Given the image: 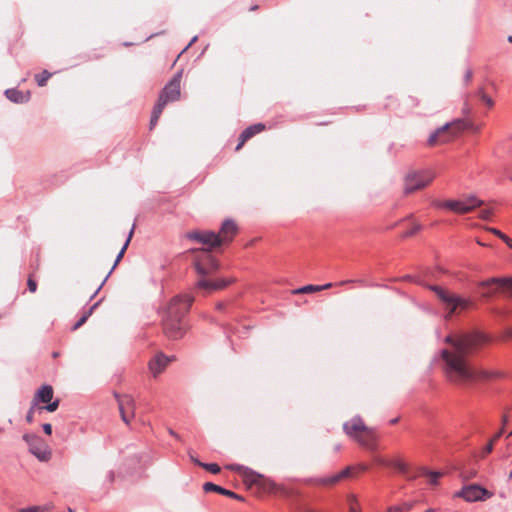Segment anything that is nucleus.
Wrapping results in <instances>:
<instances>
[{"mask_svg": "<svg viewBox=\"0 0 512 512\" xmlns=\"http://www.w3.org/2000/svg\"><path fill=\"white\" fill-rule=\"evenodd\" d=\"M485 337L479 333L448 335L445 342L452 349H443L442 358L445 362V372L450 381L464 385L492 377V373L474 367L467 356L480 344L485 342Z\"/></svg>", "mask_w": 512, "mask_h": 512, "instance_id": "1", "label": "nucleus"}, {"mask_svg": "<svg viewBox=\"0 0 512 512\" xmlns=\"http://www.w3.org/2000/svg\"><path fill=\"white\" fill-rule=\"evenodd\" d=\"M428 288L435 292L437 297L445 305L446 310H448L446 317H450L453 313H455L458 310H466L470 306V301L468 299L462 298L455 294H451L440 286L430 285L428 286Z\"/></svg>", "mask_w": 512, "mask_h": 512, "instance_id": "2", "label": "nucleus"}, {"mask_svg": "<svg viewBox=\"0 0 512 512\" xmlns=\"http://www.w3.org/2000/svg\"><path fill=\"white\" fill-rule=\"evenodd\" d=\"M245 489L250 493L261 497L266 493L290 495L282 482H243Z\"/></svg>", "mask_w": 512, "mask_h": 512, "instance_id": "3", "label": "nucleus"}, {"mask_svg": "<svg viewBox=\"0 0 512 512\" xmlns=\"http://www.w3.org/2000/svg\"><path fill=\"white\" fill-rule=\"evenodd\" d=\"M182 78V71L177 72L173 78L165 85L161 94L159 95L156 105L164 107L169 102L177 101L180 98V84Z\"/></svg>", "mask_w": 512, "mask_h": 512, "instance_id": "4", "label": "nucleus"}, {"mask_svg": "<svg viewBox=\"0 0 512 512\" xmlns=\"http://www.w3.org/2000/svg\"><path fill=\"white\" fill-rule=\"evenodd\" d=\"M23 440L29 447V451L40 461H48L51 458V450L48 444L38 435L26 433Z\"/></svg>", "mask_w": 512, "mask_h": 512, "instance_id": "5", "label": "nucleus"}, {"mask_svg": "<svg viewBox=\"0 0 512 512\" xmlns=\"http://www.w3.org/2000/svg\"><path fill=\"white\" fill-rule=\"evenodd\" d=\"M194 298L190 295L176 296L167 305L163 317L184 318Z\"/></svg>", "mask_w": 512, "mask_h": 512, "instance_id": "6", "label": "nucleus"}, {"mask_svg": "<svg viewBox=\"0 0 512 512\" xmlns=\"http://www.w3.org/2000/svg\"><path fill=\"white\" fill-rule=\"evenodd\" d=\"M434 178V174L430 171L410 173L405 178L404 192L406 194L413 193L427 186Z\"/></svg>", "mask_w": 512, "mask_h": 512, "instance_id": "7", "label": "nucleus"}, {"mask_svg": "<svg viewBox=\"0 0 512 512\" xmlns=\"http://www.w3.org/2000/svg\"><path fill=\"white\" fill-rule=\"evenodd\" d=\"M482 201L475 196H470L464 200H447L437 204L439 207L450 209L456 213L464 214L472 211L474 208L481 206Z\"/></svg>", "mask_w": 512, "mask_h": 512, "instance_id": "8", "label": "nucleus"}, {"mask_svg": "<svg viewBox=\"0 0 512 512\" xmlns=\"http://www.w3.org/2000/svg\"><path fill=\"white\" fill-rule=\"evenodd\" d=\"M163 329L168 338L176 340L184 336L186 324L183 318L163 317Z\"/></svg>", "mask_w": 512, "mask_h": 512, "instance_id": "9", "label": "nucleus"}, {"mask_svg": "<svg viewBox=\"0 0 512 512\" xmlns=\"http://www.w3.org/2000/svg\"><path fill=\"white\" fill-rule=\"evenodd\" d=\"M186 238L207 245L209 248H214L221 245V238L219 235L210 230L190 231L186 234Z\"/></svg>", "mask_w": 512, "mask_h": 512, "instance_id": "10", "label": "nucleus"}, {"mask_svg": "<svg viewBox=\"0 0 512 512\" xmlns=\"http://www.w3.org/2000/svg\"><path fill=\"white\" fill-rule=\"evenodd\" d=\"M457 496L463 497L468 502H474L489 498L491 493L478 484H472L464 487Z\"/></svg>", "mask_w": 512, "mask_h": 512, "instance_id": "11", "label": "nucleus"}, {"mask_svg": "<svg viewBox=\"0 0 512 512\" xmlns=\"http://www.w3.org/2000/svg\"><path fill=\"white\" fill-rule=\"evenodd\" d=\"M459 126V129H472L475 132L479 131V127L474 126L470 122H466L464 120L458 119L451 123H446L443 126L439 127L437 130H435L428 138V144L429 145H435L438 142V139L442 133L447 131L450 126Z\"/></svg>", "mask_w": 512, "mask_h": 512, "instance_id": "12", "label": "nucleus"}, {"mask_svg": "<svg viewBox=\"0 0 512 512\" xmlns=\"http://www.w3.org/2000/svg\"><path fill=\"white\" fill-rule=\"evenodd\" d=\"M196 271L199 275L205 276L215 272L219 269V262L209 254L205 255V259L198 261L195 264Z\"/></svg>", "mask_w": 512, "mask_h": 512, "instance_id": "13", "label": "nucleus"}, {"mask_svg": "<svg viewBox=\"0 0 512 512\" xmlns=\"http://www.w3.org/2000/svg\"><path fill=\"white\" fill-rule=\"evenodd\" d=\"M237 232V226L231 219H226L220 228V232L217 234L221 238V244L232 240L233 236Z\"/></svg>", "mask_w": 512, "mask_h": 512, "instance_id": "14", "label": "nucleus"}, {"mask_svg": "<svg viewBox=\"0 0 512 512\" xmlns=\"http://www.w3.org/2000/svg\"><path fill=\"white\" fill-rule=\"evenodd\" d=\"M343 429L346 432L347 435L356 437L357 432L361 431H368L370 432L371 429L366 427L360 417H354L351 419V421L345 423L343 425Z\"/></svg>", "mask_w": 512, "mask_h": 512, "instance_id": "15", "label": "nucleus"}, {"mask_svg": "<svg viewBox=\"0 0 512 512\" xmlns=\"http://www.w3.org/2000/svg\"><path fill=\"white\" fill-rule=\"evenodd\" d=\"M203 490L206 493L217 492V493L226 495L228 497L237 499L238 501H245V498L242 495L237 494L231 490L225 489L221 486H218V485L214 484L213 482H205L203 485Z\"/></svg>", "mask_w": 512, "mask_h": 512, "instance_id": "16", "label": "nucleus"}, {"mask_svg": "<svg viewBox=\"0 0 512 512\" xmlns=\"http://www.w3.org/2000/svg\"><path fill=\"white\" fill-rule=\"evenodd\" d=\"M169 358L166 357L163 354L156 355L150 362H149V369L154 377L158 376L168 365Z\"/></svg>", "mask_w": 512, "mask_h": 512, "instance_id": "17", "label": "nucleus"}, {"mask_svg": "<svg viewBox=\"0 0 512 512\" xmlns=\"http://www.w3.org/2000/svg\"><path fill=\"white\" fill-rule=\"evenodd\" d=\"M53 398V389L50 385H43L36 392L32 402L34 406H38L39 403H48Z\"/></svg>", "mask_w": 512, "mask_h": 512, "instance_id": "18", "label": "nucleus"}, {"mask_svg": "<svg viewBox=\"0 0 512 512\" xmlns=\"http://www.w3.org/2000/svg\"><path fill=\"white\" fill-rule=\"evenodd\" d=\"M264 128H265V126L261 123L254 124V125L246 128L240 135V139H239L240 141H239L238 145L236 146V150H239L248 139H250L254 135L263 131Z\"/></svg>", "mask_w": 512, "mask_h": 512, "instance_id": "19", "label": "nucleus"}, {"mask_svg": "<svg viewBox=\"0 0 512 512\" xmlns=\"http://www.w3.org/2000/svg\"><path fill=\"white\" fill-rule=\"evenodd\" d=\"M366 469L364 465H358L355 467H346L337 475H334L326 480H340L344 477H359L362 475V472Z\"/></svg>", "mask_w": 512, "mask_h": 512, "instance_id": "20", "label": "nucleus"}, {"mask_svg": "<svg viewBox=\"0 0 512 512\" xmlns=\"http://www.w3.org/2000/svg\"><path fill=\"white\" fill-rule=\"evenodd\" d=\"M231 282H232V280H228V279H220V280H216V281L201 279L198 281L197 286L199 288L206 289V290H219V289H223Z\"/></svg>", "mask_w": 512, "mask_h": 512, "instance_id": "21", "label": "nucleus"}, {"mask_svg": "<svg viewBox=\"0 0 512 512\" xmlns=\"http://www.w3.org/2000/svg\"><path fill=\"white\" fill-rule=\"evenodd\" d=\"M6 97L14 103H26L30 99V92H22L20 90H17L15 88L6 89L5 90Z\"/></svg>", "mask_w": 512, "mask_h": 512, "instance_id": "22", "label": "nucleus"}, {"mask_svg": "<svg viewBox=\"0 0 512 512\" xmlns=\"http://www.w3.org/2000/svg\"><path fill=\"white\" fill-rule=\"evenodd\" d=\"M446 474L442 470H430L426 467H419L416 469L415 473L411 474L413 478H422V477H430L432 480H437L441 477H444Z\"/></svg>", "mask_w": 512, "mask_h": 512, "instance_id": "23", "label": "nucleus"}, {"mask_svg": "<svg viewBox=\"0 0 512 512\" xmlns=\"http://www.w3.org/2000/svg\"><path fill=\"white\" fill-rule=\"evenodd\" d=\"M132 234H133V229L130 230L129 232V235H128V238L126 240V242L124 243L122 249L120 250V252L118 253L117 257H116V260L114 262V265L112 266L111 270L109 271L108 275L104 278V280L102 281V283L100 284V286L96 289V291L93 293V295L91 296V299L93 297H95V295L100 291V289L102 288V286L104 285V283L106 282L107 278L110 276V274L112 273V271L114 270V268L117 266V264L119 263V261L121 260V258L123 257L128 245H129V242L131 240V237H132Z\"/></svg>", "mask_w": 512, "mask_h": 512, "instance_id": "24", "label": "nucleus"}, {"mask_svg": "<svg viewBox=\"0 0 512 512\" xmlns=\"http://www.w3.org/2000/svg\"><path fill=\"white\" fill-rule=\"evenodd\" d=\"M491 284H498L502 287H505L512 295V277H493L481 283L482 286H489Z\"/></svg>", "mask_w": 512, "mask_h": 512, "instance_id": "25", "label": "nucleus"}, {"mask_svg": "<svg viewBox=\"0 0 512 512\" xmlns=\"http://www.w3.org/2000/svg\"><path fill=\"white\" fill-rule=\"evenodd\" d=\"M381 463L396 469L401 475H409V468L407 464L400 459L381 460Z\"/></svg>", "mask_w": 512, "mask_h": 512, "instance_id": "26", "label": "nucleus"}, {"mask_svg": "<svg viewBox=\"0 0 512 512\" xmlns=\"http://www.w3.org/2000/svg\"><path fill=\"white\" fill-rule=\"evenodd\" d=\"M229 469L237 470L239 475L243 477L245 480H256V478L261 477L260 474H257L256 472L250 470L247 467L240 466V465H230L227 466Z\"/></svg>", "mask_w": 512, "mask_h": 512, "instance_id": "27", "label": "nucleus"}, {"mask_svg": "<svg viewBox=\"0 0 512 512\" xmlns=\"http://www.w3.org/2000/svg\"><path fill=\"white\" fill-rule=\"evenodd\" d=\"M116 397H117L118 406H121V407L123 406L126 410H130L131 415L133 417L135 406H136L135 400L130 395H124V396L116 395Z\"/></svg>", "mask_w": 512, "mask_h": 512, "instance_id": "28", "label": "nucleus"}, {"mask_svg": "<svg viewBox=\"0 0 512 512\" xmlns=\"http://www.w3.org/2000/svg\"><path fill=\"white\" fill-rule=\"evenodd\" d=\"M54 509L53 503H46L40 506H30L27 508H23L18 510V512H52Z\"/></svg>", "mask_w": 512, "mask_h": 512, "instance_id": "29", "label": "nucleus"}, {"mask_svg": "<svg viewBox=\"0 0 512 512\" xmlns=\"http://www.w3.org/2000/svg\"><path fill=\"white\" fill-rule=\"evenodd\" d=\"M99 303H100V301L96 302L86 312H84V314L80 317V319L74 324L72 329L77 330L78 328H80L87 321V319L92 315L94 309L99 305Z\"/></svg>", "mask_w": 512, "mask_h": 512, "instance_id": "30", "label": "nucleus"}, {"mask_svg": "<svg viewBox=\"0 0 512 512\" xmlns=\"http://www.w3.org/2000/svg\"><path fill=\"white\" fill-rule=\"evenodd\" d=\"M162 111H163V108L155 104L153 111H152L151 119H150V129H153L155 127Z\"/></svg>", "mask_w": 512, "mask_h": 512, "instance_id": "31", "label": "nucleus"}, {"mask_svg": "<svg viewBox=\"0 0 512 512\" xmlns=\"http://www.w3.org/2000/svg\"><path fill=\"white\" fill-rule=\"evenodd\" d=\"M51 76H52V73H50L47 70H44L41 74H37L35 76V79H36L38 86H40V87L45 86Z\"/></svg>", "mask_w": 512, "mask_h": 512, "instance_id": "32", "label": "nucleus"}, {"mask_svg": "<svg viewBox=\"0 0 512 512\" xmlns=\"http://www.w3.org/2000/svg\"><path fill=\"white\" fill-rule=\"evenodd\" d=\"M318 285H306L294 291L296 294L318 292Z\"/></svg>", "mask_w": 512, "mask_h": 512, "instance_id": "33", "label": "nucleus"}, {"mask_svg": "<svg viewBox=\"0 0 512 512\" xmlns=\"http://www.w3.org/2000/svg\"><path fill=\"white\" fill-rule=\"evenodd\" d=\"M59 406V400H55L53 402H48L46 406L38 407V411L41 412L46 410L48 412H54Z\"/></svg>", "mask_w": 512, "mask_h": 512, "instance_id": "34", "label": "nucleus"}, {"mask_svg": "<svg viewBox=\"0 0 512 512\" xmlns=\"http://www.w3.org/2000/svg\"><path fill=\"white\" fill-rule=\"evenodd\" d=\"M200 466L204 467L207 471H209L210 473L212 474H217L220 472V467L219 465L215 464V463H209V464H203V463H200V462H197Z\"/></svg>", "mask_w": 512, "mask_h": 512, "instance_id": "35", "label": "nucleus"}, {"mask_svg": "<svg viewBox=\"0 0 512 512\" xmlns=\"http://www.w3.org/2000/svg\"><path fill=\"white\" fill-rule=\"evenodd\" d=\"M36 411H38V407L34 406V403L32 402V405H31V407H30V409H29V411H28V413L26 415V421L28 423H32L33 422V420H34V413Z\"/></svg>", "mask_w": 512, "mask_h": 512, "instance_id": "36", "label": "nucleus"}, {"mask_svg": "<svg viewBox=\"0 0 512 512\" xmlns=\"http://www.w3.org/2000/svg\"><path fill=\"white\" fill-rule=\"evenodd\" d=\"M492 214L493 210L491 208H486L480 211L479 217L483 220H489Z\"/></svg>", "mask_w": 512, "mask_h": 512, "instance_id": "37", "label": "nucleus"}, {"mask_svg": "<svg viewBox=\"0 0 512 512\" xmlns=\"http://www.w3.org/2000/svg\"><path fill=\"white\" fill-rule=\"evenodd\" d=\"M119 407V411H120V414H121V418L123 420V422H125L126 424H129L130 423V418L127 414V410L122 406H118Z\"/></svg>", "mask_w": 512, "mask_h": 512, "instance_id": "38", "label": "nucleus"}, {"mask_svg": "<svg viewBox=\"0 0 512 512\" xmlns=\"http://www.w3.org/2000/svg\"><path fill=\"white\" fill-rule=\"evenodd\" d=\"M421 229V225L420 224H415L413 226V228H411L410 230L406 231L404 233V236L405 237H409V236H412L414 235L416 232H418L419 230Z\"/></svg>", "mask_w": 512, "mask_h": 512, "instance_id": "39", "label": "nucleus"}, {"mask_svg": "<svg viewBox=\"0 0 512 512\" xmlns=\"http://www.w3.org/2000/svg\"><path fill=\"white\" fill-rule=\"evenodd\" d=\"M487 230L489 232L493 233L494 235L498 236L503 241L506 240V235L504 233H502L500 230H498L496 228H487Z\"/></svg>", "mask_w": 512, "mask_h": 512, "instance_id": "40", "label": "nucleus"}, {"mask_svg": "<svg viewBox=\"0 0 512 512\" xmlns=\"http://www.w3.org/2000/svg\"><path fill=\"white\" fill-rule=\"evenodd\" d=\"M28 289L30 292L34 293L37 290V283L32 278H29L27 281Z\"/></svg>", "mask_w": 512, "mask_h": 512, "instance_id": "41", "label": "nucleus"}, {"mask_svg": "<svg viewBox=\"0 0 512 512\" xmlns=\"http://www.w3.org/2000/svg\"><path fill=\"white\" fill-rule=\"evenodd\" d=\"M493 444L494 442L491 440L484 448H483V451H482V457H484L485 455L489 454L492 450H493Z\"/></svg>", "mask_w": 512, "mask_h": 512, "instance_id": "42", "label": "nucleus"}, {"mask_svg": "<svg viewBox=\"0 0 512 512\" xmlns=\"http://www.w3.org/2000/svg\"><path fill=\"white\" fill-rule=\"evenodd\" d=\"M481 99L489 106L492 107L494 105V101L492 98L486 94L481 95Z\"/></svg>", "mask_w": 512, "mask_h": 512, "instance_id": "43", "label": "nucleus"}, {"mask_svg": "<svg viewBox=\"0 0 512 512\" xmlns=\"http://www.w3.org/2000/svg\"><path fill=\"white\" fill-rule=\"evenodd\" d=\"M197 41V36H194L191 41L188 43V45L181 51V53L178 55V57L183 54L185 51H187L195 42Z\"/></svg>", "mask_w": 512, "mask_h": 512, "instance_id": "44", "label": "nucleus"}, {"mask_svg": "<svg viewBox=\"0 0 512 512\" xmlns=\"http://www.w3.org/2000/svg\"><path fill=\"white\" fill-rule=\"evenodd\" d=\"M42 428H43V431L47 434V435H50L52 433V426L51 424L49 423H45L42 425Z\"/></svg>", "mask_w": 512, "mask_h": 512, "instance_id": "45", "label": "nucleus"}, {"mask_svg": "<svg viewBox=\"0 0 512 512\" xmlns=\"http://www.w3.org/2000/svg\"><path fill=\"white\" fill-rule=\"evenodd\" d=\"M402 507V512L403 511H409L412 509L413 507V503L412 502H405L403 503L402 505H400Z\"/></svg>", "mask_w": 512, "mask_h": 512, "instance_id": "46", "label": "nucleus"}, {"mask_svg": "<svg viewBox=\"0 0 512 512\" xmlns=\"http://www.w3.org/2000/svg\"><path fill=\"white\" fill-rule=\"evenodd\" d=\"M462 111H463V114L468 115L471 112V108H470V106L467 103H465L464 106H463Z\"/></svg>", "mask_w": 512, "mask_h": 512, "instance_id": "47", "label": "nucleus"}, {"mask_svg": "<svg viewBox=\"0 0 512 512\" xmlns=\"http://www.w3.org/2000/svg\"><path fill=\"white\" fill-rule=\"evenodd\" d=\"M503 432H504V428L502 427V428H501V429H500V430L495 434V436L493 437L492 441L494 442V441H496L498 438H500V437L502 436Z\"/></svg>", "mask_w": 512, "mask_h": 512, "instance_id": "48", "label": "nucleus"}, {"mask_svg": "<svg viewBox=\"0 0 512 512\" xmlns=\"http://www.w3.org/2000/svg\"><path fill=\"white\" fill-rule=\"evenodd\" d=\"M388 512H402L401 506H393L388 509Z\"/></svg>", "mask_w": 512, "mask_h": 512, "instance_id": "49", "label": "nucleus"}, {"mask_svg": "<svg viewBox=\"0 0 512 512\" xmlns=\"http://www.w3.org/2000/svg\"><path fill=\"white\" fill-rule=\"evenodd\" d=\"M332 286H333V284H332V283H326V284H324V285H318V288H319V291H322V290H324V289H328V288H330V287H332Z\"/></svg>", "mask_w": 512, "mask_h": 512, "instance_id": "50", "label": "nucleus"}, {"mask_svg": "<svg viewBox=\"0 0 512 512\" xmlns=\"http://www.w3.org/2000/svg\"><path fill=\"white\" fill-rule=\"evenodd\" d=\"M471 77H472V72L469 70L465 74V80L469 81L471 79Z\"/></svg>", "mask_w": 512, "mask_h": 512, "instance_id": "51", "label": "nucleus"}, {"mask_svg": "<svg viewBox=\"0 0 512 512\" xmlns=\"http://www.w3.org/2000/svg\"><path fill=\"white\" fill-rule=\"evenodd\" d=\"M504 242L510 247L512 248V239H510L508 236H506V240H504Z\"/></svg>", "mask_w": 512, "mask_h": 512, "instance_id": "52", "label": "nucleus"}, {"mask_svg": "<svg viewBox=\"0 0 512 512\" xmlns=\"http://www.w3.org/2000/svg\"><path fill=\"white\" fill-rule=\"evenodd\" d=\"M169 434L172 435L173 437L179 439V435L177 433H175L172 429L169 430Z\"/></svg>", "mask_w": 512, "mask_h": 512, "instance_id": "53", "label": "nucleus"}, {"mask_svg": "<svg viewBox=\"0 0 512 512\" xmlns=\"http://www.w3.org/2000/svg\"><path fill=\"white\" fill-rule=\"evenodd\" d=\"M507 422H508V418H507V416H506V415H504V416L502 417V423H503V425H505Z\"/></svg>", "mask_w": 512, "mask_h": 512, "instance_id": "54", "label": "nucleus"}, {"mask_svg": "<svg viewBox=\"0 0 512 512\" xmlns=\"http://www.w3.org/2000/svg\"><path fill=\"white\" fill-rule=\"evenodd\" d=\"M449 128H457V131L454 132V135H457L458 134V131H460L461 129H459V126H450Z\"/></svg>", "mask_w": 512, "mask_h": 512, "instance_id": "55", "label": "nucleus"}, {"mask_svg": "<svg viewBox=\"0 0 512 512\" xmlns=\"http://www.w3.org/2000/svg\"><path fill=\"white\" fill-rule=\"evenodd\" d=\"M449 128H457V131L454 132V135H457L458 134V131H460L461 129H459V126H450Z\"/></svg>", "mask_w": 512, "mask_h": 512, "instance_id": "56", "label": "nucleus"}, {"mask_svg": "<svg viewBox=\"0 0 512 512\" xmlns=\"http://www.w3.org/2000/svg\"><path fill=\"white\" fill-rule=\"evenodd\" d=\"M350 282H353V281H352V280L341 281V282L339 283V285H344V284H346V283H350Z\"/></svg>", "mask_w": 512, "mask_h": 512, "instance_id": "57", "label": "nucleus"}, {"mask_svg": "<svg viewBox=\"0 0 512 512\" xmlns=\"http://www.w3.org/2000/svg\"><path fill=\"white\" fill-rule=\"evenodd\" d=\"M508 41L512 43V35L508 36Z\"/></svg>", "mask_w": 512, "mask_h": 512, "instance_id": "58", "label": "nucleus"}, {"mask_svg": "<svg viewBox=\"0 0 512 512\" xmlns=\"http://www.w3.org/2000/svg\"><path fill=\"white\" fill-rule=\"evenodd\" d=\"M390 422H391L392 424H394V423H396V422H397V419H392Z\"/></svg>", "mask_w": 512, "mask_h": 512, "instance_id": "59", "label": "nucleus"}, {"mask_svg": "<svg viewBox=\"0 0 512 512\" xmlns=\"http://www.w3.org/2000/svg\"><path fill=\"white\" fill-rule=\"evenodd\" d=\"M223 305L222 304H219L218 305V309H222Z\"/></svg>", "mask_w": 512, "mask_h": 512, "instance_id": "60", "label": "nucleus"}, {"mask_svg": "<svg viewBox=\"0 0 512 512\" xmlns=\"http://www.w3.org/2000/svg\"><path fill=\"white\" fill-rule=\"evenodd\" d=\"M425 512H433V510H432V509H429V510H427V511H425Z\"/></svg>", "mask_w": 512, "mask_h": 512, "instance_id": "61", "label": "nucleus"}, {"mask_svg": "<svg viewBox=\"0 0 512 512\" xmlns=\"http://www.w3.org/2000/svg\"><path fill=\"white\" fill-rule=\"evenodd\" d=\"M509 477L512 478V471L510 472Z\"/></svg>", "mask_w": 512, "mask_h": 512, "instance_id": "62", "label": "nucleus"}, {"mask_svg": "<svg viewBox=\"0 0 512 512\" xmlns=\"http://www.w3.org/2000/svg\"><path fill=\"white\" fill-rule=\"evenodd\" d=\"M350 512H357V511H356L355 509H351V511H350Z\"/></svg>", "mask_w": 512, "mask_h": 512, "instance_id": "63", "label": "nucleus"}, {"mask_svg": "<svg viewBox=\"0 0 512 512\" xmlns=\"http://www.w3.org/2000/svg\"><path fill=\"white\" fill-rule=\"evenodd\" d=\"M508 436H512V431L509 433V435H508Z\"/></svg>", "mask_w": 512, "mask_h": 512, "instance_id": "64", "label": "nucleus"}]
</instances>
